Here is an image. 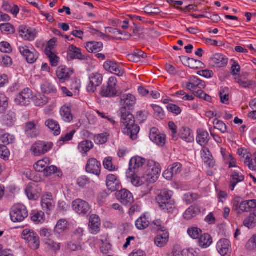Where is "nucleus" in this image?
Returning a JSON list of instances; mask_svg holds the SVG:
<instances>
[{
    "instance_id": "obj_1",
    "label": "nucleus",
    "mask_w": 256,
    "mask_h": 256,
    "mask_svg": "<svg viewBox=\"0 0 256 256\" xmlns=\"http://www.w3.org/2000/svg\"><path fill=\"white\" fill-rule=\"evenodd\" d=\"M136 102L134 96L131 94H124L121 98V104L123 106L120 110L122 132L130 136L131 139H136L140 132V127L135 124L134 116L127 109L132 106Z\"/></svg>"
},
{
    "instance_id": "obj_2",
    "label": "nucleus",
    "mask_w": 256,
    "mask_h": 256,
    "mask_svg": "<svg viewBox=\"0 0 256 256\" xmlns=\"http://www.w3.org/2000/svg\"><path fill=\"white\" fill-rule=\"evenodd\" d=\"M173 192L164 190L156 197L160 208L165 212H170L175 208V202L172 198Z\"/></svg>"
},
{
    "instance_id": "obj_3",
    "label": "nucleus",
    "mask_w": 256,
    "mask_h": 256,
    "mask_svg": "<svg viewBox=\"0 0 256 256\" xmlns=\"http://www.w3.org/2000/svg\"><path fill=\"white\" fill-rule=\"evenodd\" d=\"M160 172L158 163L154 160H148L146 164L144 178L150 183H154L158 180Z\"/></svg>"
},
{
    "instance_id": "obj_4",
    "label": "nucleus",
    "mask_w": 256,
    "mask_h": 256,
    "mask_svg": "<svg viewBox=\"0 0 256 256\" xmlns=\"http://www.w3.org/2000/svg\"><path fill=\"white\" fill-rule=\"evenodd\" d=\"M10 216L12 222H20L28 217V212L24 204H18L12 207Z\"/></svg>"
},
{
    "instance_id": "obj_5",
    "label": "nucleus",
    "mask_w": 256,
    "mask_h": 256,
    "mask_svg": "<svg viewBox=\"0 0 256 256\" xmlns=\"http://www.w3.org/2000/svg\"><path fill=\"white\" fill-rule=\"evenodd\" d=\"M117 79L114 76L109 78L107 86H103L101 88L100 94L102 97H116L119 96L120 92L116 88Z\"/></svg>"
},
{
    "instance_id": "obj_6",
    "label": "nucleus",
    "mask_w": 256,
    "mask_h": 256,
    "mask_svg": "<svg viewBox=\"0 0 256 256\" xmlns=\"http://www.w3.org/2000/svg\"><path fill=\"white\" fill-rule=\"evenodd\" d=\"M255 208H256V200H244L240 204L238 201H234L233 204V210L236 212L238 216L242 212H249Z\"/></svg>"
},
{
    "instance_id": "obj_7",
    "label": "nucleus",
    "mask_w": 256,
    "mask_h": 256,
    "mask_svg": "<svg viewBox=\"0 0 256 256\" xmlns=\"http://www.w3.org/2000/svg\"><path fill=\"white\" fill-rule=\"evenodd\" d=\"M22 238L26 241L31 248L37 250L39 248L38 236L32 230L24 229L22 232Z\"/></svg>"
},
{
    "instance_id": "obj_8",
    "label": "nucleus",
    "mask_w": 256,
    "mask_h": 256,
    "mask_svg": "<svg viewBox=\"0 0 256 256\" xmlns=\"http://www.w3.org/2000/svg\"><path fill=\"white\" fill-rule=\"evenodd\" d=\"M20 54L26 59L27 62L32 64L34 63L38 58V54L32 48L23 45L19 47Z\"/></svg>"
},
{
    "instance_id": "obj_9",
    "label": "nucleus",
    "mask_w": 256,
    "mask_h": 256,
    "mask_svg": "<svg viewBox=\"0 0 256 256\" xmlns=\"http://www.w3.org/2000/svg\"><path fill=\"white\" fill-rule=\"evenodd\" d=\"M72 207L74 212L82 216L88 215L91 212L90 204L86 201L80 198L73 201Z\"/></svg>"
},
{
    "instance_id": "obj_10",
    "label": "nucleus",
    "mask_w": 256,
    "mask_h": 256,
    "mask_svg": "<svg viewBox=\"0 0 256 256\" xmlns=\"http://www.w3.org/2000/svg\"><path fill=\"white\" fill-rule=\"evenodd\" d=\"M52 142L38 141L31 147L30 150L34 156H38L48 152L52 147Z\"/></svg>"
},
{
    "instance_id": "obj_11",
    "label": "nucleus",
    "mask_w": 256,
    "mask_h": 256,
    "mask_svg": "<svg viewBox=\"0 0 256 256\" xmlns=\"http://www.w3.org/2000/svg\"><path fill=\"white\" fill-rule=\"evenodd\" d=\"M32 98V91L29 88H26L16 95L14 102L17 105L28 106L30 104Z\"/></svg>"
},
{
    "instance_id": "obj_12",
    "label": "nucleus",
    "mask_w": 256,
    "mask_h": 256,
    "mask_svg": "<svg viewBox=\"0 0 256 256\" xmlns=\"http://www.w3.org/2000/svg\"><path fill=\"white\" fill-rule=\"evenodd\" d=\"M89 82L86 86V89L89 92H94L96 88L99 86L102 83L103 76L102 74L98 72H93L89 76Z\"/></svg>"
},
{
    "instance_id": "obj_13",
    "label": "nucleus",
    "mask_w": 256,
    "mask_h": 256,
    "mask_svg": "<svg viewBox=\"0 0 256 256\" xmlns=\"http://www.w3.org/2000/svg\"><path fill=\"white\" fill-rule=\"evenodd\" d=\"M116 198L124 205L130 206L134 202L132 194L128 190L122 189L116 192Z\"/></svg>"
},
{
    "instance_id": "obj_14",
    "label": "nucleus",
    "mask_w": 256,
    "mask_h": 256,
    "mask_svg": "<svg viewBox=\"0 0 256 256\" xmlns=\"http://www.w3.org/2000/svg\"><path fill=\"white\" fill-rule=\"evenodd\" d=\"M104 68L108 72L118 76H122L124 74V70L114 61L108 60L104 64Z\"/></svg>"
},
{
    "instance_id": "obj_15",
    "label": "nucleus",
    "mask_w": 256,
    "mask_h": 256,
    "mask_svg": "<svg viewBox=\"0 0 256 256\" xmlns=\"http://www.w3.org/2000/svg\"><path fill=\"white\" fill-rule=\"evenodd\" d=\"M216 250L222 256H230L232 251L230 241L226 238L220 240L217 243Z\"/></svg>"
},
{
    "instance_id": "obj_16",
    "label": "nucleus",
    "mask_w": 256,
    "mask_h": 256,
    "mask_svg": "<svg viewBox=\"0 0 256 256\" xmlns=\"http://www.w3.org/2000/svg\"><path fill=\"white\" fill-rule=\"evenodd\" d=\"M86 170L96 176H99L101 172V164L94 158H90L86 166Z\"/></svg>"
},
{
    "instance_id": "obj_17",
    "label": "nucleus",
    "mask_w": 256,
    "mask_h": 256,
    "mask_svg": "<svg viewBox=\"0 0 256 256\" xmlns=\"http://www.w3.org/2000/svg\"><path fill=\"white\" fill-rule=\"evenodd\" d=\"M238 154L240 157L241 160L246 166H248L251 170H255L254 164L252 159V154L248 152L246 149L240 148L238 150Z\"/></svg>"
},
{
    "instance_id": "obj_18",
    "label": "nucleus",
    "mask_w": 256,
    "mask_h": 256,
    "mask_svg": "<svg viewBox=\"0 0 256 256\" xmlns=\"http://www.w3.org/2000/svg\"><path fill=\"white\" fill-rule=\"evenodd\" d=\"M55 204L56 202L52 198L50 193H46L42 198L41 206L42 209L48 214H49V212L54 210Z\"/></svg>"
},
{
    "instance_id": "obj_19",
    "label": "nucleus",
    "mask_w": 256,
    "mask_h": 256,
    "mask_svg": "<svg viewBox=\"0 0 256 256\" xmlns=\"http://www.w3.org/2000/svg\"><path fill=\"white\" fill-rule=\"evenodd\" d=\"M40 125L38 122H30L26 124L25 132L26 134L31 138H36L40 134Z\"/></svg>"
},
{
    "instance_id": "obj_20",
    "label": "nucleus",
    "mask_w": 256,
    "mask_h": 256,
    "mask_svg": "<svg viewBox=\"0 0 256 256\" xmlns=\"http://www.w3.org/2000/svg\"><path fill=\"white\" fill-rule=\"evenodd\" d=\"M228 59L221 54H216L210 59V64L216 68H222L227 65Z\"/></svg>"
},
{
    "instance_id": "obj_21",
    "label": "nucleus",
    "mask_w": 256,
    "mask_h": 256,
    "mask_svg": "<svg viewBox=\"0 0 256 256\" xmlns=\"http://www.w3.org/2000/svg\"><path fill=\"white\" fill-rule=\"evenodd\" d=\"M150 140L159 146H162L166 144V136L158 132V130L153 128L150 130Z\"/></svg>"
},
{
    "instance_id": "obj_22",
    "label": "nucleus",
    "mask_w": 256,
    "mask_h": 256,
    "mask_svg": "<svg viewBox=\"0 0 256 256\" xmlns=\"http://www.w3.org/2000/svg\"><path fill=\"white\" fill-rule=\"evenodd\" d=\"M18 32L20 36L26 40L32 41L36 37L35 31L26 26H20L18 28Z\"/></svg>"
},
{
    "instance_id": "obj_23",
    "label": "nucleus",
    "mask_w": 256,
    "mask_h": 256,
    "mask_svg": "<svg viewBox=\"0 0 256 256\" xmlns=\"http://www.w3.org/2000/svg\"><path fill=\"white\" fill-rule=\"evenodd\" d=\"M242 170L240 168L232 170L231 172V180L230 182V188L234 190L236 186L239 182H242L244 179V176L242 173Z\"/></svg>"
},
{
    "instance_id": "obj_24",
    "label": "nucleus",
    "mask_w": 256,
    "mask_h": 256,
    "mask_svg": "<svg viewBox=\"0 0 256 256\" xmlns=\"http://www.w3.org/2000/svg\"><path fill=\"white\" fill-rule=\"evenodd\" d=\"M100 220L96 214H92L89 218V230L91 234H96L100 230Z\"/></svg>"
},
{
    "instance_id": "obj_25",
    "label": "nucleus",
    "mask_w": 256,
    "mask_h": 256,
    "mask_svg": "<svg viewBox=\"0 0 256 256\" xmlns=\"http://www.w3.org/2000/svg\"><path fill=\"white\" fill-rule=\"evenodd\" d=\"M200 153L204 163L209 168H213L215 166L216 162L209 148L206 147L202 148Z\"/></svg>"
},
{
    "instance_id": "obj_26",
    "label": "nucleus",
    "mask_w": 256,
    "mask_h": 256,
    "mask_svg": "<svg viewBox=\"0 0 256 256\" xmlns=\"http://www.w3.org/2000/svg\"><path fill=\"white\" fill-rule=\"evenodd\" d=\"M169 234L166 230H162L158 232L154 238L155 244L160 248L164 247L168 242Z\"/></svg>"
},
{
    "instance_id": "obj_27",
    "label": "nucleus",
    "mask_w": 256,
    "mask_h": 256,
    "mask_svg": "<svg viewBox=\"0 0 256 256\" xmlns=\"http://www.w3.org/2000/svg\"><path fill=\"white\" fill-rule=\"evenodd\" d=\"M68 54L70 60H84L86 58V56L82 54L81 50L73 44L69 46Z\"/></svg>"
},
{
    "instance_id": "obj_28",
    "label": "nucleus",
    "mask_w": 256,
    "mask_h": 256,
    "mask_svg": "<svg viewBox=\"0 0 256 256\" xmlns=\"http://www.w3.org/2000/svg\"><path fill=\"white\" fill-rule=\"evenodd\" d=\"M196 140L197 142L202 148L206 147V145L210 140V136L208 132L202 129H198L197 130Z\"/></svg>"
},
{
    "instance_id": "obj_29",
    "label": "nucleus",
    "mask_w": 256,
    "mask_h": 256,
    "mask_svg": "<svg viewBox=\"0 0 256 256\" xmlns=\"http://www.w3.org/2000/svg\"><path fill=\"white\" fill-rule=\"evenodd\" d=\"M106 186L112 192L116 190L120 186V182L116 175L110 174L106 176Z\"/></svg>"
},
{
    "instance_id": "obj_30",
    "label": "nucleus",
    "mask_w": 256,
    "mask_h": 256,
    "mask_svg": "<svg viewBox=\"0 0 256 256\" xmlns=\"http://www.w3.org/2000/svg\"><path fill=\"white\" fill-rule=\"evenodd\" d=\"M146 160L140 156H134L132 158L129 163V168L128 172H132V170H136L142 167Z\"/></svg>"
},
{
    "instance_id": "obj_31",
    "label": "nucleus",
    "mask_w": 256,
    "mask_h": 256,
    "mask_svg": "<svg viewBox=\"0 0 256 256\" xmlns=\"http://www.w3.org/2000/svg\"><path fill=\"white\" fill-rule=\"evenodd\" d=\"M70 74V70L66 67L60 66L56 70L57 78L60 82H64L68 80Z\"/></svg>"
},
{
    "instance_id": "obj_32",
    "label": "nucleus",
    "mask_w": 256,
    "mask_h": 256,
    "mask_svg": "<svg viewBox=\"0 0 256 256\" xmlns=\"http://www.w3.org/2000/svg\"><path fill=\"white\" fill-rule=\"evenodd\" d=\"M85 48L90 53H96L102 50L103 44L95 41L89 42L85 44Z\"/></svg>"
},
{
    "instance_id": "obj_33",
    "label": "nucleus",
    "mask_w": 256,
    "mask_h": 256,
    "mask_svg": "<svg viewBox=\"0 0 256 256\" xmlns=\"http://www.w3.org/2000/svg\"><path fill=\"white\" fill-rule=\"evenodd\" d=\"M26 193L28 198L30 200H36L38 198L40 194L36 190V186L35 184H29L26 189Z\"/></svg>"
},
{
    "instance_id": "obj_34",
    "label": "nucleus",
    "mask_w": 256,
    "mask_h": 256,
    "mask_svg": "<svg viewBox=\"0 0 256 256\" xmlns=\"http://www.w3.org/2000/svg\"><path fill=\"white\" fill-rule=\"evenodd\" d=\"M94 144L91 141L86 140L79 144L78 149L84 156H86L87 154V152L92 150Z\"/></svg>"
},
{
    "instance_id": "obj_35",
    "label": "nucleus",
    "mask_w": 256,
    "mask_h": 256,
    "mask_svg": "<svg viewBox=\"0 0 256 256\" xmlns=\"http://www.w3.org/2000/svg\"><path fill=\"white\" fill-rule=\"evenodd\" d=\"M60 114L62 119L66 122H70L73 120L71 109L69 106H63L60 110Z\"/></svg>"
},
{
    "instance_id": "obj_36",
    "label": "nucleus",
    "mask_w": 256,
    "mask_h": 256,
    "mask_svg": "<svg viewBox=\"0 0 256 256\" xmlns=\"http://www.w3.org/2000/svg\"><path fill=\"white\" fill-rule=\"evenodd\" d=\"M45 124L52 131L54 132V135L58 136L60 134V126L57 121L52 119H48L46 121Z\"/></svg>"
},
{
    "instance_id": "obj_37",
    "label": "nucleus",
    "mask_w": 256,
    "mask_h": 256,
    "mask_svg": "<svg viewBox=\"0 0 256 256\" xmlns=\"http://www.w3.org/2000/svg\"><path fill=\"white\" fill-rule=\"evenodd\" d=\"M198 245L200 247L205 248L209 247L212 242L211 236L208 234H204L200 236L198 240Z\"/></svg>"
},
{
    "instance_id": "obj_38",
    "label": "nucleus",
    "mask_w": 256,
    "mask_h": 256,
    "mask_svg": "<svg viewBox=\"0 0 256 256\" xmlns=\"http://www.w3.org/2000/svg\"><path fill=\"white\" fill-rule=\"evenodd\" d=\"M179 135L180 138L186 142H190L194 140L190 130L186 127H182L180 130Z\"/></svg>"
},
{
    "instance_id": "obj_39",
    "label": "nucleus",
    "mask_w": 256,
    "mask_h": 256,
    "mask_svg": "<svg viewBox=\"0 0 256 256\" xmlns=\"http://www.w3.org/2000/svg\"><path fill=\"white\" fill-rule=\"evenodd\" d=\"M50 161L48 158H44L38 161L34 166L35 170L38 172H44L46 168L50 164Z\"/></svg>"
},
{
    "instance_id": "obj_40",
    "label": "nucleus",
    "mask_w": 256,
    "mask_h": 256,
    "mask_svg": "<svg viewBox=\"0 0 256 256\" xmlns=\"http://www.w3.org/2000/svg\"><path fill=\"white\" fill-rule=\"evenodd\" d=\"M126 177L128 180L135 186H139L143 184V180L132 172L127 171Z\"/></svg>"
},
{
    "instance_id": "obj_41",
    "label": "nucleus",
    "mask_w": 256,
    "mask_h": 256,
    "mask_svg": "<svg viewBox=\"0 0 256 256\" xmlns=\"http://www.w3.org/2000/svg\"><path fill=\"white\" fill-rule=\"evenodd\" d=\"M200 212L198 208L196 206H191L186 210L183 217L185 220H189L195 217Z\"/></svg>"
},
{
    "instance_id": "obj_42",
    "label": "nucleus",
    "mask_w": 256,
    "mask_h": 256,
    "mask_svg": "<svg viewBox=\"0 0 256 256\" xmlns=\"http://www.w3.org/2000/svg\"><path fill=\"white\" fill-rule=\"evenodd\" d=\"M40 88L42 92L45 94L56 93V92L54 86L48 81L44 82L41 84Z\"/></svg>"
},
{
    "instance_id": "obj_43",
    "label": "nucleus",
    "mask_w": 256,
    "mask_h": 256,
    "mask_svg": "<svg viewBox=\"0 0 256 256\" xmlns=\"http://www.w3.org/2000/svg\"><path fill=\"white\" fill-rule=\"evenodd\" d=\"M150 222L145 215L141 216L135 222L136 226L140 230H143L148 228Z\"/></svg>"
},
{
    "instance_id": "obj_44",
    "label": "nucleus",
    "mask_w": 256,
    "mask_h": 256,
    "mask_svg": "<svg viewBox=\"0 0 256 256\" xmlns=\"http://www.w3.org/2000/svg\"><path fill=\"white\" fill-rule=\"evenodd\" d=\"M68 223L65 220H59L54 228V231L59 234L66 231L68 228Z\"/></svg>"
},
{
    "instance_id": "obj_45",
    "label": "nucleus",
    "mask_w": 256,
    "mask_h": 256,
    "mask_svg": "<svg viewBox=\"0 0 256 256\" xmlns=\"http://www.w3.org/2000/svg\"><path fill=\"white\" fill-rule=\"evenodd\" d=\"M256 224V212L250 214L244 221V225L248 228H253Z\"/></svg>"
},
{
    "instance_id": "obj_46",
    "label": "nucleus",
    "mask_w": 256,
    "mask_h": 256,
    "mask_svg": "<svg viewBox=\"0 0 256 256\" xmlns=\"http://www.w3.org/2000/svg\"><path fill=\"white\" fill-rule=\"evenodd\" d=\"M0 30L6 34H13L15 29L12 25L10 23L2 24L0 25Z\"/></svg>"
},
{
    "instance_id": "obj_47",
    "label": "nucleus",
    "mask_w": 256,
    "mask_h": 256,
    "mask_svg": "<svg viewBox=\"0 0 256 256\" xmlns=\"http://www.w3.org/2000/svg\"><path fill=\"white\" fill-rule=\"evenodd\" d=\"M45 54L48 58L52 66H56L58 64L59 58L53 52L45 50Z\"/></svg>"
},
{
    "instance_id": "obj_48",
    "label": "nucleus",
    "mask_w": 256,
    "mask_h": 256,
    "mask_svg": "<svg viewBox=\"0 0 256 256\" xmlns=\"http://www.w3.org/2000/svg\"><path fill=\"white\" fill-rule=\"evenodd\" d=\"M44 244L49 249L54 251L60 250L61 246L60 243L56 242L50 238L46 240Z\"/></svg>"
},
{
    "instance_id": "obj_49",
    "label": "nucleus",
    "mask_w": 256,
    "mask_h": 256,
    "mask_svg": "<svg viewBox=\"0 0 256 256\" xmlns=\"http://www.w3.org/2000/svg\"><path fill=\"white\" fill-rule=\"evenodd\" d=\"M212 123L214 128L219 130L222 134H224L226 132L227 126L223 122L216 118L214 120Z\"/></svg>"
},
{
    "instance_id": "obj_50",
    "label": "nucleus",
    "mask_w": 256,
    "mask_h": 256,
    "mask_svg": "<svg viewBox=\"0 0 256 256\" xmlns=\"http://www.w3.org/2000/svg\"><path fill=\"white\" fill-rule=\"evenodd\" d=\"M229 90L228 88H221L219 92V95L222 103L226 104L229 100Z\"/></svg>"
},
{
    "instance_id": "obj_51",
    "label": "nucleus",
    "mask_w": 256,
    "mask_h": 256,
    "mask_svg": "<svg viewBox=\"0 0 256 256\" xmlns=\"http://www.w3.org/2000/svg\"><path fill=\"white\" fill-rule=\"evenodd\" d=\"M202 232V230L196 227L189 228L188 230V234L193 239H196L200 238Z\"/></svg>"
},
{
    "instance_id": "obj_52",
    "label": "nucleus",
    "mask_w": 256,
    "mask_h": 256,
    "mask_svg": "<svg viewBox=\"0 0 256 256\" xmlns=\"http://www.w3.org/2000/svg\"><path fill=\"white\" fill-rule=\"evenodd\" d=\"M154 112V116L160 119H164L165 117L164 112L163 109L160 106L152 104L150 105Z\"/></svg>"
},
{
    "instance_id": "obj_53",
    "label": "nucleus",
    "mask_w": 256,
    "mask_h": 256,
    "mask_svg": "<svg viewBox=\"0 0 256 256\" xmlns=\"http://www.w3.org/2000/svg\"><path fill=\"white\" fill-rule=\"evenodd\" d=\"M103 165L106 169L110 171L116 170L118 168V166L113 165L111 157L105 158L103 162Z\"/></svg>"
},
{
    "instance_id": "obj_54",
    "label": "nucleus",
    "mask_w": 256,
    "mask_h": 256,
    "mask_svg": "<svg viewBox=\"0 0 256 256\" xmlns=\"http://www.w3.org/2000/svg\"><path fill=\"white\" fill-rule=\"evenodd\" d=\"M188 66L192 69H198L202 68L204 64L199 60H196L194 58H188Z\"/></svg>"
},
{
    "instance_id": "obj_55",
    "label": "nucleus",
    "mask_w": 256,
    "mask_h": 256,
    "mask_svg": "<svg viewBox=\"0 0 256 256\" xmlns=\"http://www.w3.org/2000/svg\"><path fill=\"white\" fill-rule=\"evenodd\" d=\"M108 136L106 132L100 134L96 136L94 140L96 144H102L107 142Z\"/></svg>"
},
{
    "instance_id": "obj_56",
    "label": "nucleus",
    "mask_w": 256,
    "mask_h": 256,
    "mask_svg": "<svg viewBox=\"0 0 256 256\" xmlns=\"http://www.w3.org/2000/svg\"><path fill=\"white\" fill-rule=\"evenodd\" d=\"M0 140L3 144L2 145L6 146V145L13 143L14 141V137L10 134H5L0 136Z\"/></svg>"
},
{
    "instance_id": "obj_57",
    "label": "nucleus",
    "mask_w": 256,
    "mask_h": 256,
    "mask_svg": "<svg viewBox=\"0 0 256 256\" xmlns=\"http://www.w3.org/2000/svg\"><path fill=\"white\" fill-rule=\"evenodd\" d=\"M174 176L180 174L182 171V164L179 162H176L169 167Z\"/></svg>"
},
{
    "instance_id": "obj_58",
    "label": "nucleus",
    "mask_w": 256,
    "mask_h": 256,
    "mask_svg": "<svg viewBox=\"0 0 256 256\" xmlns=\"http://www.w3.org/2000/svg\"><path fill=\"white\" fill-rule=\"evenodd\" d=\"M31 220L36 224L42 223L44 220V214L42 212L34 213L31 217Z\"/></svg>"
},
{
    "instance_id": "obj_59",
    "label": "nucleus",
    "mask_w": 256,
    "mask_h": 256,
    "mask_svg": "<svg viewBox=\"0 0 256 256\" xmlns=\"http://www.w3.org/2000/svg\"><path fill=\"white\" fill-rule=\"evenodd\" d=\"M8 106V98L4 94H0V112H4Z\"/></svg>"
},
{
    "instance_id": "obj_60",
    "label": "nucleus",
    "mask_w": 256,
    "mask_h": 256,
    "mask_svg": "<svg viewBox=\"0 0 256 256\" xmlns=\"http://www.w3.org/2000/svg\"><path fill=\"white\" fill-rule=\"evenodd\" d=\"M184 198L188 204H191L198 198L197 194L188 192L184 194Z\"/></svg>"
},
{
    "instance_id": "obj_61",
    "label": "nucleus",
    "mask_w": 256,
    "mask_h": 256,
    "mask_svg": "<svg viewBox=\"0 0 256 256\" xmlns=\"http://www.w3.org/2000/svg\"><path fill=\"white\" fill-rule=\"evenodd\" d=\"M246 248L250 250H256V235L251 238L246 244Z\"/></svg>"
},
{
    "instance_id": "obj_62",
    "label": "nucleus",
    "mask_w": 256,
    "mask_h": 256,
    "mask_svg": "<svg viewBox=\"0 0 256 256\" xmlns=\"http://www.w3.org/2000/svg\"><path fill=\"white\" fill-rule=\"evenodd\" d=\"M16 120L15 114L13 112H9L6 116L4 118V121L6 124L8 126H12L13 124Z\"/></svg>"
},
{
    "instance_id": "obj_63",
    "label": "nucleus",
    "mask_w": 256,
    "mask_h": 256,
    "mask_svg": "<svg viewBox=\"0 0 256 256\" xmlns=\"http://www.w3.org/2000/svg\"><path fill=\"white\" fill-rule=\"evenodd\" d=\"M197 88L200 89L204 88L206 87L205 82L198 79L196 76H192L190 78Z\"/></svg>"
},
{
    "instance_id": "obj_64",
    "label": "nucleus",
    "mask_w": 256,
    "mask_h": 256,
    "mask_svg": "<svg viewBox=\"0 0 256 256\" xmlns=\"http://www.w3.org/2000/svg\"><path fill=\"white\" fill-rule=\"evenodd\" d=\"M0 50L4 53H10L12 52L10 45L8 42H1L0 43Z\"/></svg>"
}]
</instances>
